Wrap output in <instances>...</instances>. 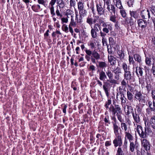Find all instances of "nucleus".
Segmentation results:
<instances>
[{"mask_svg": "<svg viewBox=\"0 0 155 155\" xmlns=\"http://www.w3.org/2000/svg\"><path fill=\"white\" fill-rule=\"evenodd\" d=\"M137 131L140 137L142 138H145L147 135H149L151 132V130L149 127L146 126L143 129L140 125L137 126Z\"/></svg>", "mask_w": 155, "mask_h": 155, "instance_id": "obj_1", "label": "nucleus"}, {"mask_svg": "<svg viewBox=\"0 0 155 155\" xmlns=\"http://www.w3.org/2000/svg\"><path fill=\"white\" fill-rule=\"evenodd\" d=\"M115 108L112 106V108L110 109V113L114 115L116 114L117 118L120 122L121 123L124 122V119L122 117L121 114H122V111L121 107H119V106H115Z\"/></svg>", "mask_w": 155, "mask_h": 155, "instance_id": "obj_2", "label": "nucleus"}, {"mask_svg": "<svg viewBox=\"0 0 155 155\" xmlns=\"http://www.w3.org/2000/svg\"><path fill=\"white\" fill-rule=\"evenodd\" d=\"M119 130H114L115 138L113 140V143L115 147H117V146L120 147L122 144L121 136L119 133Z\"/></svg>", "mask_w": 155, "mask_h": 155, "instance_id": "obj_3", "label": "nucleus"}, {"mask_svg": "<svg viewBox=\"0 0 155 155\" xmlns=\"http://www.w3.org/2000/svg\"><path fill=\"white\" fill-rule=\"evenodd\" d=\"M85 52L87 54L90 56L92 54L91 57V60L92 62L94 64L96 63V60H98L101 59L100 55L95 50L92 51L90 50H86Z\"/></svg>", "mask_w": 155, "mask_h": 155, "instance_id": "obj_4", "label": "nucleus"}, {"mask_svg": "<svg viewBox=\"0 0 155 155\" xmlns=\"http://www.w3.org/2000/svg\"><path fill=\"white\" fill-rule=\"evenodd\" d=\"M138 26L141 28L140 31L143 34H146L147 32V22L146 20L140 18L137 21Z\"/></svg>", "mask_w": 155, "mask_h": 155, "instance_id": "obj_5", "label": "nucleus"}, {"mask_svg": "<svg viewBox=\"0 0 155 155\" xmlns=\"http://www.w3.org/2000/svg\"><path fill=\"white\" fill-rule=\"evenodd\" d=\"M57 7L58 6L60 10L57 8L56 10V13L57 16L61 18L62 17V15L61 13V9L66 7V3L64 2L63 0H57Z\"/></svg>", "mask_w": 155, "mask_h": 155, "instance_id": "obj_6", "label": "nucleus"}, {"mask_svg": "<svg viewBox=\"0 0 155 155\" xmlns=\"http://www.w3.org/2000/svg\"><path fill=\"white\" fill-rule=\"evenodd\" d=\"M106 26H102L103 28L102 31H100V36L101 37H105L107 34L108 33L109 31H111L112 29V25L110 23L106 25Z\"/></svg>", "mask_w": 155, "mask_h": 155, "instance_id": "obj_7", "label": "nucleus"}, {"mask_svg": "<svg viewBox=\"0 0 155 155\" xmlns=\"http://www.w3.org/2000/svg\"><path fill=\"white\" fill-rule=\"evenodd\" d=\"M145 96L143 95L140 91H137L135 94V98L139 102L145 103L146 101Z\"/></svg>", "mask_w": 155, "mask_h": 155, "instance_id": "obj_8", "label": "nucleus"}, {"mask_svg": "<svg viewBox=\"0 0 155 155\" xmlns=\"http://www.w3.org/2000/svg\"><path fill=\"white\" fill-rule=\"evenodd\" d=\"M107 76L109 78L108 80H107V82L112 84H116L117 83L116 80L113 79L114 75L113 73L110 70H107L106 72Z\"/></svg>", "mask_w": 155, "mask_h": 155, "instance_id": "obj_9", "label": "nucleus"}, {"mask_svg": "<svg viewBox=\"0 0 155 155\" xmlns=\"http://www.w3.org/2000/svg\"><path fill=\"white\" fill-rule=\"evenodd\" d=\"M106 5L107 9L108 11L110 12L113 13H116V8L114 5L111 4L110 0L104 2V5Z\"/></svg>", "mask_w": 155, "mask_h": 155, "instance_id": "obj_10", "label": "nucleus"}, {"mask_svg": "<svg viewBox=\"0 0 155 155\" xmlns=\"http://www.w3.org/2000/svg\"><path fill=\"white\" fill-rule=\"evenodd\" d=\"M140 15L142 19L147 20L148 21L149 20L151 17L150 11L148 9L141 11Z\"/></svg>", "mask_w": 155, "mask_h": 155, "instance_id": "obj_11", "label": "nucleus"}, {"mask_svg": "<svg viewBox=\"0 0 155 155\" xmlns=\"http://www.w3.org/2000/svg\"><path fill=\"white\" fill-rule=\"evenodd\" d=\"M104 84L103 85V87L106 96H107V99H108L109 97L110 98V100L111 99H113L114 98V96H109V93L110 91V89L108 88V85H109V84L107 82H104Z\"/></svg>", "mask_w": 155, "mask_h": 155, "instance_id": "obj_12", "label": "nucleus"}, {"mask_svg": "<svg viewBox=\"0 0 155 155\" xmlns=\"http://www.w3.org/2000/svg\"><path fill=\"white\" fill-rule=\"evenodd\" d=\"M120 96V99L121 101V104L123 106L125 105L126 103L127 100L126 98L124 96V94L120 91V92H117L116 95V100L118 101L119 100V97Z\"/></svg>", "mask_w": 155, "mask_h": 155, "instance_id": "obj_13", "label": "nucleus"}, {"mask_svg": "<svg viewBox=\"0 0 155 155\" xmlns=\"http://www.w3.org/2000/svg\"><path fill=\"white\" fill-rule=\"evenodd\" d=\"M141 140L142 145L144 147L146 150H149L150 148V144L149 141L145 138Z\"/></svg>", "mask_w": 155, "mask_h": 155, "instance_id": "obj_14", "label": "nucleus"}, {"mask_svg": "<svg viewBox=\"0 0 155 155\" xmlns=\"http://www.w3.org/2000/svg\"><path fill=\"white\" fill-rule=\"evenodd\" d=\"M97 73L99 74V78L101 81H104L107 78V76L106 73L103 71H100L98 70L97 71Z\"/></svg>", "mask_w": 155, "mask_h": 155, "instance_id": "obj_15", "label": "nucleus"}, {"mask_svg": "<svg viewBox=\"0 0 155 155\" xmlns=\"http://www.w3.org/2000/svg\"><path fill=\"white\" fill-rule=\"evenodd\" d=\"M124 79L127 80V83L128 81H130L133 78V76L132 75L130 71L124 72Z\"/></svg>", "mask_w": 155, "mask_h": 155, "instance_id": "obj_16", "label": "nucleus"}, {"mask_svg": "<svg viewBox=\"0 0 155 155\" xmlns=\"http://www.w3.org/2000/svg\"><path fill=\"white\" fill-rule=\"evenodd\" d=\"M112 120L114 121V122H112V123L113 124V130H120L121 128L116 123L117 120L114 116L112 117H111Z\"/></svg>", "mask_w": 155, "mask_h": 155, "instance_id": "obj_17", "label": "nucleus"}, {"mask_svg": "<svg viewBox=\"0 0 155 155\" xmlns=\"http://www.w3.org/2000/svg\"><path fill=\"white\" fill-rule=\"evenodd\" d=\"M145 56L146 57L145 62L146 64L148 66H150L151 64V60L154 59V57L153 55H150L147 56L145 54Z\"/></svg>", "mask_w": 155, "mask_h": 155, "instance_id": "obj_18", "label": "nucleus"}, {"mask_svg": "<svg viewBox=\"0 0 155 155\" xmlns=\"http://www.w3.org/2000/svg\"><path fill=\"white\" fill-rule=\"evenodd\" d=\"M149 9L152 14L154 15L153 17H152L151 18V19L153 21L154 28H155V6H151V7H150Z\"/></svg>", "mask_w": 155, "mask_h": 155, "instance_id": "obj_19", "label": "nucleus"}, {"mask_svg": "<svg viewBox=\"0 0 155 155\" xmlns=\"http://www.w3.org/2000/svg\"><path fill=\"white\" fill-rule=\"evenodd\" d=\"M143 69L140 67H136L135 73L138 76L139 78L140 76L141 77L143 76Z\"/></svg>", "mask_w": 155, "mask_h": 155, "instance_id": "obj_20", "label": "nucleus"}, {"mask_svg": "<svg viewBox=\"0 0 155 155\" xmlns=\"http://www.w3.org/2000/svg\"><path fill=\"white\" fill-rule=\"evenodd\" d=\"M108 60L110 65L113 66L116 63V58L112 55H110V56L109 55H108Z\"/></svg>", "mask_w": 155, "mask_h": 155, "instance_id": "obj_21", "label": "nucleus"}, {"mask_svg": "<svg viewBox=\"0 0 155 155\" xmlns=\"http://www.w3.org/2000/svg\"><path fill=\"white\" fill-rule=\"evenodd\" d=\"M109 20L115 23H117V17L115 15V13H113L111 12L109 16Z\"/></svg>", "mask_w": 155, "mask_h": 155, "instance_id": "obj_22", "label": "nucleus"}, {"mask_svg": "<svg viewBox=\"0 0 155 155\" xmlns=\"http://www.w3.org/2000/svg\"><path fill=\"white\" fill-rule=\"evenodd\" d=\"M132 116L133 117L134 120L136 123H139L140 122V119L139 115L137 114L135 111V113L133 112Z\"/></svg>", "mask_w": 155, "mask_h": 155, "instance_id": "obj_23", "label": "nucleus"}, {"mask_svg": "<svg viewBox=\"0 0 155 155\" xmlns=\"http://www.w3.org/2000/svg\"><path fill=\"white\" fill-rule=\"evenodd\" d=\"M148 107L149 110L151 111H155V101L153 100V102L149 101L148 102Z\"/></svg>", "mask_w": 155, "mask_h": 155, "instance_id": "obj_24", "label": "nucleus"}, {"mask_svg": "<svg viewBox=\"0 0 155 155\" xmlns=\"http://www.w3.org/2000/svg\"><path fill=\"white\" fill-rule=\"evenodd\" d=\"M97 10V14L99 15H101L103 13V8L102 7L101 4L99 3V4H96Z\"/></svg>", "mask_w": 155, "mask_h": 155, "instance_id": "obj_25", "label": "nucleus"}, {"mask_svg": "<svg viewBox=\"0 0 155 155\" xmlns=\"http://www.w3.org/2000/svg\"><path fill=\"white\" fill-rule=\"evenodd\" d=\"M137 147V146L136 144V141L135 143L133 141L130 142L129 150L131 152H134L135 151V149H136Z\"/></svg>", "mask_w": 155, "mask_h": 155, "instance_id": "obj_26", "label": "nucleus"}, {"mask_svg": "<svg viewBox=\"0 0 155 155\" xmlns=\"http://www.w3.org/2000/svg\"><path fill=\"white\" fill-rule=\"evenodd\" d=\"M55 4H49V5L48 8L50 10V13L51 15V17H54L56 14V12H55L54 7V5Z\"/></svg>", "mask_w": 155, "mask_h": 155, "instance_id": "obj_27", "label": "nucleus"}, {"mask_svg": "<svg viewBox=\"0 0 155 155\" xmlns=\"http://www.w3.org/2000/svg\"><path fill=\"white\" fill-rule=\"evenodd\" d=\"M133 57L135 61L140 64L142 63V60L140 55L138 54H135L134 55Z\"/></svg>", "mask_w": 155, "mask_h": 155, "instance_id": "obj_28", "label": "nucleus"}, {"mask_svg": "<svg viewBox=\"0 0 155 155\" xmlns=\"http://www.w3.org/2000/svg\"><path fill=\"white\" fill-rule=\"evenodd\" d=\"M130 14L131 17H133L135 19L139 17V15L137 11H130Z\"/></svg>", "mask_w": 155, "mask_h": 155, "instance_id": "obj_29", "label": "nucleus"}, {"mask_svg": "<svg viewBox=\"0 0 155 155\" xmlns=\"http://www.w3.org/2000/svg\"><path fill=\"white\" fill-rule=\"evenodd\" d=\"M124 134L125 135V139L127 138L129 140L130 142H132L134 139L133 136L128 131L125 132Z\"/></svg>", "mask_w": 155, "mask_h": 155, "instance_id": "obj_30", "label": "nucleus"}, {"mask_svg": "<svg viewBox=\"0 0 155 155\" xmlns=\"http://www.w3.org/2000/svg\"><path fill=\"white\" fill-rule=\"evenodd\" d=\"M91 28L93 29L94 30L97 31L99 32L100 31H101V27L100 24L98 23H96L94 24V25L93 27L92 26L91 27Z\"/></svg>", "mask_w": 155, "mask_h": 155, "instance_id": "obj_31", "label": "nucleus"}, {"mask_svg": "<svg viewBox=\"0 0 155 155\" xmlns=\"http://www.w3.org/2000/svg\"><path fill=\"white\" fill-rule=\"evenodd\" d=\"M121 128L124 131V133L128 131L127 125L126 123L124 122L120 123Z\"/></svg>", "mask_w": 155, "mask_h": 155, "instance_id": "obj_32", "label": "nucleus"}, {"mask_svg": "<svg viewBox=\"0 0 155 155\" xmlns=\"http://www.w3.org/2000/svg\"><path fill=\"white\" fill-rule=\"evenodd\" d=\"M97 32L93 29L91 28V37L93 38H97L98 35Z\"/></svg>", "mask_w": 155, "mask_h": 155, "instance_id": "obj_33", "label": "nucleus"}, {"mask_svg": "<svg viewBox=\"0 0 155 155\" xmlns=\"http://www.w3.org/2000/svg\"><path fill=\"white\" fill-rule=\"evenodd\" d=\"M150 124L153 128L155 130V116L151 117L150 119Z\"/></svg>", "mask_w": 155, "mask_h": 155, "instance_id": "obj_34", "label": "nucleus"}, {"mask_svg": "<svg viewBox=\"0 0 155 155\" xmlns=\"http://www.w3.org/2000/svg\"><path fill=\"white\" fill-rule=\"evenodd\" d=\"M31 8L32 10L36 12L41 10V7L39 5H35L32 6Z\"/></svg>", "mask_w": 155, "mask_h": 155, "instance_id": "obj_35", "label": "nucleus"}, {"mask_svg": "<svg viewBox=\"0 0 155 155\" xmlns=\"http://www.w3.org/2000/svg\"><path fill=\"white\" fill-rule=\"evenodd\" d=\"M79 15L81 16H82L83 17H84L87 15V11L85 9V8L79 10Z\"/></svg>", "mask_w": 155, "mask_h": 155, "instance_id": "obj_36", "label": "nucleus"}, {"mask_svg": "<svg viewBox=\"0 0 155 155\" xmlns=\"http://www.w3.org/2000/svg\"><path fill=\"white\" fill-rule=\"evenodd\" d=\"M115 5L116 6L120 9H122L123 8V7L122 5L121 1L120 0H118L115 2Z\"/></svg>", "mask_w": 155, "mask_h": 155, "instance_id": "obj_37", "label": "nucleus"}, {"mask_svg": "<svg viewBox=\"0 0 155 155\" xmlns=\"http://www.w3.org/2000/svg\"><path fill=\"white\" fill-rule=\"evenodd\" d=\"M66 15L68 18H69L70 16L71 17V18H73V12L71 10L68 9L67 10Z\"/></svg>", "mask_w": 155, "mask_h": 155, "instance_id": "obj_38", "label": "nucleus"}, {"mask_svg": "<svg viewBox=\"0 0 155 155\" xmlns=\"http://www.w3.org/2000/svg\"><path fill=\"white\" fill-rule=\"evenodd\" d=\"M104 121L105 125L106 126H108L110 124L109 117L108 116H105L104 119Z\"/></svg>", "mask_w": 155, "mask_h": 155, "instance_id": "obj_39", "label": "nucleus"}, {"mask_svg": "<svg viewBox=\"0 0 155 155\" xmlns=\"http://www.w3.org/2000/svg\"><path fill=\"white\" fill-rule=\"evenodd\" d=\"M98 67L101 68H104L107 67V65L106 63L104 61H99Z\"/></svg>", "mask_w": 155, "mask_h": 155, "instance_id": "obj_40", "label": "nucleus"}, {"mask_svg": "<svg viewBox=\"0 0 155 155\" xmlns=\"http://www.w3.org/2000/svg\"><path fill=\"white\" fill-rule=\"evenodd\" d=\"M128 18H127L125 19V21L127 23L130 25V26H132L134 25V24L135 22L134 20L132 18V17H130L129 18V21H127Z\"/></svg>", "mask_w": 155, "mask_h": 155, "instance_id": "obj_41", "label": "nucleus"}, {"mask_svg": "<svg viewBox=\"0 0 155 155\" xmlns=\"http://www.w3.org/2000/svg\"><path fill=\"white\" fill-rule=\"evenodd\" d=\"M82 16H81L80 15H75V20L77 23H81L82 22Z\"/></svg>", "mask_w": 155, "mask_h": 155, "instance_id": "obj_42", "label": "nucleus"}, {"mask_svg": "<svg viewBox=\"0 0 155 155\" xmlns=\"http://www.w3.org/2000/svg\"><path fill=\"white\" fill-rule=\"evenodd\" d=\"M84 3L82 2L79 1L78 2V10L85 8Z\"/></svg>", "mask_w": 155, "mask_h": 155, "instance_id": "obj_43", "label": "nucleus"}, {"mask_svg": "<svg viewBox=\"0 0 155 155\" xmlns=\"http://www.w3.org/2000/svg\"><path fill=\"white\" fill-rule=\"evenodd\" d=\"M127 110L126 112V114L128 116L131 113L132 114L133 112H134L133 109L131 106L127 105Z\"/></svg>", "mask_w": 155, "mask_h": 155, "instance_id": "obj_44", "label": "nucleus"}, {"mask_svg": "<svg viewBox=\"0 0 155 155\" xmlns=\"http://www.w3.org/2000/svg\"><path fill=\"white\" fill-rule=\"evenodd\" d=\"M59 35H61V33L58 30H56L55 31L53 32L51 34L53 38H55L57 35L58 37H59Z\"/></svg>", "mask_w": 155, "mask_h": 155, "instance_id": "obj_45", "label": "nucleus"}, {"mask_svg": "<svg viewBox=\"0 0 155 155\" xmlns=\"http://www.w3.org/2000/svg\"><path fill=\"white\" fill-rule=\"evenodd\" d=\"M122 68L124 70V72L130 71V68L128 67L126 63H123L122 64Z\"/></svg>", "mask_w": 155, "mask_h": 155, "instance_id": "obj_46", "label": "nucleus"}, {"mask_svg": "<svg viewBox=\"0 0 155 155\" xmlns=\"http://www.w3.org/2000/svg\"><path fill=\"white\" fill-rule=\"evenodd\" d=\"M111 100H110V98L109 97L108 99H107V101L106 102L104 105V107L107 109H108L109 110V106L111 105Z\"/></svg>", "mask_w": 155, "mask_h": 155, "instance_id": "obj_47", "label": "nucleus"}, {"mask_svg": "<svg viewBox=\"0 0 155 155\" xmlns=\"http://www.w3.org/2000/svg\"><path fill=\"white\" fill-rule=\"evenodd\" d=\"M86 22L91 27L93 24V18L88 17L87 18Z\"/></svg>", "mask_w": 155, "mask_h": 155, "instance_id": "obj_48", "label": "nucleus"}, {"mask_svg": "<svg viewBox=\"0 0 155 155\" xmlns=\"http://www.w3.org/2000/svg\"><path fill=\"white\" fill-rule=\"evenodd\" d=\"M119 58L120 60L124 59V53L122 51H119L117 52Z\"/></svg>", "mask_w": 155, "mask_h": 155, "instance_id": "obj_49", "label": "nucleus"}, {"mask_svg": "<svg viewBox=\"0 0 155 155\" xmlns=\"http://www.w3.org/2000/svg\"><path fill=\"white\" fill-rule=\"evenodd\" d=\"M116 155H124L122 148L120 147H119L118 148L117 153Z\"/></svg>", "mask_w": 155, "mask_h": 155, "instance_id": "obj_50", "label": "nucleus"}, {"mask_svg": "<svg viewBox=\"0 0 155 155\" xmlns=\"http://www.w3.org/2000/svg\"><path fill=\"white\" fill-rule=\"evenodd\" d=\"M127 96L128 100L131 101L133 99V95L129 91H127Z\"/></svg>", "mask_w": 155, "mask_h": 155, "instance_id": "obj_51", "label": "nucleus"}, {"mask_svg": "<svg viewBox=\"0 0 155 155\" xmlns=\"http://www.w3.org/2000/svg\"><path fill=\"white\" fill-rule=\"evenodd\" d=\"M99 24L101 25V24H102V26H106V25L108 24L107 23L105 22L104 20V18H100L99 19Z\"/></svg>", "mask_w": 155, "mask_h": 155, "instance_id": "obj_52", "label": "nucleus"}, {"mask_svg": "<svg viewBox=\"0 0 155 155\" xmlns=\"http://www.w3.org/2000/svg\"><path fill=\"white\" fill-rule=\"evenodd\" d=\"M113 104L114 105H113L112 104H111L110 105V107H109V112L110 113V109H111V108H112V106L114 107V108H115H115H116V107H115L116 106H119V107H120V106L119 105L117 104H116V102H115V101L113 100Z\"/></svg>", "mask_w": 155, "mask_h": 155, "instance_id": "obj_53", "label": "nucleus"}, {"mask_svg": "<svg viewBox=\"0 0 155 155\" xmlns=\"http://www.w3.org/2000/svg\"><path fill=\"white\" fill-rule=\"evenodd\" d=\"M76 23L77 22L76 21L75 22L74 21L73 18H71V22L69 25V26H72L74 27H76Z\"/></svg>", "mask_w": 155, "mask_h": 155, "instance_id": "obj_54", "label": "nucleus"}, {"mask_svg": "<svg viewBox=\"0 0 155 155\" xmlns=\"http://www.w3.org/2000/svg\"><path fill=\"white\" fill-rule=\"evenodd\" d=\"M115 74H120L121 73V71L120 68L117 67L114 71Z\"/></svg>", "mask_w": 155, "mask_h": 155, "instance_id": "obj_55", "label": "nucleus"}, {"mask_svg": "<svg viewBox=\"0 0 155 155\" xmlns=\"http://www.w3.org/2000/svg\"><path fill=\"white\" fill-rule=\"evenodd\" d=\"M127 4L129 7H133L134 3V0H127Z\"/></svg>", "mask_w": 155, "mask_h": 155, "instance_id": "obj_56", "label": "nucleus"}, {"mask_svg": "<svg viewBox=\"0 0 155 155\" xmlns=\"http://www.w3.org/2000/svg\"><path fill=\"white\" fill-rule=\"evenodd\" d=\"M102 38V43L103 45V46H105V45L107 46V45H108L107 43V39L105 37H101Z\"/></svg>", "mask_w": 155, "mask_h": 155, "instance_id": "obj_57", "label": "nucleus"}, {"mask_svg": "<svg viewBox=\"0 0 155 155\" xmlns=\"http://www.w3.org/2000/svg\"><path fill=\"white\" fill-rule=\"evenodd\" d=\"M129 64H134L135 63V61L134 60L133 57L129 55L128 58Z\"/></svg>", "mask_w": 155, "mask_h": 155, "instance_id": "obj_58", "label": "nucleus"}, {"mask_svg": "<svg viewBox=\"0 0 155 155\" xmlns=\"http://www.w3.org/2000/svg\"><path fill=\"white\" fill-rule=\"evenodd\" d=\"M120 12L122 15V16L124 18H125L126 17V13L124 8L122 9H120Z\"/></svg>", "mask_w": 155, "mask_h": 155, "instance_id": "obj_59", "label": "nucleus"}, {"mask_svg": "<svg viewBox=\"0 0 155 155\" xmlns=\"http://www.w3.org/2000/svg\"><path fill=\"white\" fill-rule=\"evenodd\" d=\"M128 83L124 79L121 82V85L122 86V87L125 89L127 87V84Z\"/></svg>", "mask_w": 155, "mask_h": 155, "instance_id": "obj_60", "label": "nucleus"}, {"mask_svg": "<svg viewBox=\"0 0 155 155\" xmlns=\"http://www.w3.org/2000/svg\"><path fill=\"white\" fill-rule=\"evenodd\" d=\"M76 5V2L75 0H70V7H74Z\"/></svg>", "mask_w": 155, "mask_h": 155, "instance_id": "obj_61", "label": "nucleus"}, {"mask_svg": "<svg viewBox=\"0 0 155 155\" xmlns=\"http://www.w3.org/2000/svg\"><path fill=\"white\" fill-rule=\"evenodd\" d=\"M151 94L153 100L155 101V90H152Z\"/></svg>", "mask_w": 155, "mask_h": 155, "instance_id": "obj_62", "label": "nucleus"}, {"mask_svg": "<svg viewBox=\"0 0 155 155\" xmlns=\"http://www.w3.org/2000/svg\"><path fill=\"white\" fill-rule=\"evenodd\" d=\"M89 45L91 47V48L93 49L95 47V43L93 42H91L89 43Z\"/></svg>", "mask_w": 155, "mask_h": 155, "instance_id": "obj_63", "label": "nucleus"}, {"mask_svg": "<svg viewBox=\"0 0 155 155\" xmlns=\"http://www.w3.org/2000/svg\"><path fill=\"white\" fill-rule=\"evenodd\" d=\"M151 71L153 74V76L155 77V66H153L151 69Z\"/></svg>", "mask_w": 155, "mask_h": 155, "instance_id": "obj_64", "label": "nucleus"}]
</instances>
